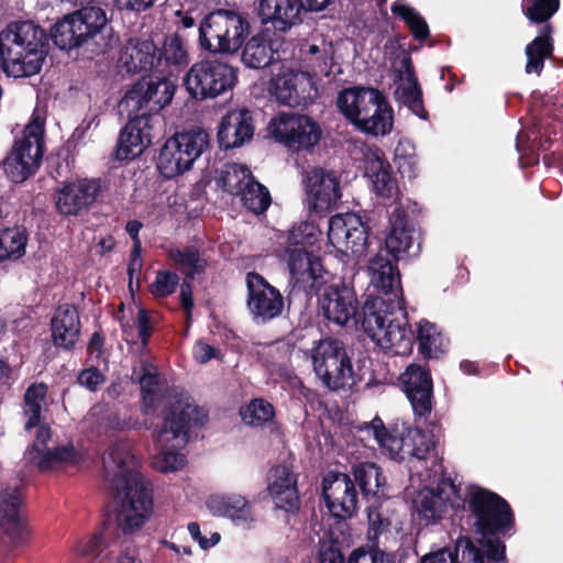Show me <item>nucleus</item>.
Instances as JSON below:
<instances>
[{
	"instance_id": "obj_1",
	"label": "nucleus",
	"mask_w": 563,
	"mask_h": 563,
	"mask_svg": "<svg viewBox=\"0 0 563 563\" xmlns=\"http://www.w3.org/2000/svg\"><path fill=\"white\" fill-rule=\"evenodd\" d=\"M49 37L62 51L85 48L93 55L104 54L120 42L108 25L106 11L97 5H82L65 15L49 35L32 20H15L0 31V68L14 78L38 74L48 54Z\"/></svg>"
},
{
	"instance_id": "obj_2",
	"label": "nucleus",
	"mask_w": 563,
	"mask_h": 563,
	"mask_svg": "<svg viewBox=\"0 0 563 563\" xmlns=\"http://www.w3.org/2000/svg\"><path fill=\"white\" fill-rule=\"evenodd\" d=\"M103 465L110 494L122 507L118 515L119 526L124 534L133 533L152 514L151 484L137 470V461L128 443H114Z\"/></svg>"
},
{
	"instance_id": "obj_3",
	"label": "nucleus",
	"mask_w": 563,
	"mask_h": 563,
	"mask_svg": "<svg viewBox=\"0 0 563 563\" xmlns=\"http://www.w3.org/2000/svg\"><path fill=\"white\" fill-rule=\"evenodd\" d=\"M465 509L472 520L479 543L486 549L489 563L506 560V544L501 540L515 530V514L509 503L497 493L481 486H471L465 497Z\"/></svg>"
},
{
	"instance_id": "obj_4",
	"label": "nucleus",
	"mask_w": 563,
	"mask_h": 563,
	"mask_svg": "<svg viewBox=\"0 0 563 563\" xmlns=\"http://www.w3.org/2000/svg\"><path fill=\"white\" fill-rule=\"evenodd\" d=\"M336 106L345 119L361 132L377 136L386 135L393 129V109L377 88H345L339 93Z\"/></svg>"
},
{
	"instance_id": "obj_5",
	"label": "nucleus",
	"mask_w": 563,
	"mask_h": 563,
	"mask_svg": "<svg viewBox=\"0 0 563 563\" xmlns=\"http://www.w3.org/2000/svg\"><path fill=\"white\" fill-rule=\"evenodd\" d=\"M311 360L317 378L331 391L350 388L358 382L347 347L339 339L325 338L314 342Z\"/></svg>"
},
{
	"instance_id": "obj_6",
	"label": "nucleus",
	"mask_w": 563,
	"mask_h": 563,
	"mask_svg": "<svg viewBox=\"0 0 563 563\" xmlns=\"http://www.w3.org/2000/svg\"><path fill=\"white\" fill-rule=\"evenodd\" d=\"M159 417L162 423L157 429L156 440L162 445L174 440L181 445L187 444L191 429L201 428L208 421V413L185 393L169 395Z\"/></svg>"
},
{
	"instance_id": "obj_7",
	"label": "nucleus",
	"mask_w": 563,
	"mask_h": 563,
	"mask_svg": "<svg viewBox=\"0 0 563 563\" xmlns=\"http://www.w3.org/2000/svg\"><path fill=\"white\" fill-rule=\"evenodd\" d=\"M45 151L44 120L33 117L25 125L20 139H15L10 153L3 161L8 178L22 184L38 170Z\"/></svg>"
},
{
	"instance_id": "obj_8",
	"label": "nucleus",
	"mask_w": 563,
	"mask_h": 563,
	"mask_svg": "<svg viewBox=\"0 0 563 563\" xmlns=\"http://www.w3.org/2000/svg\"><path fill=\"white\" fill-rule=\"evenodd\" d=\"M238 68L217 59L195 63L184 77L189 96L196 100L213 99L231 91L238 84Z\"/></svg>"
},
{
	"instance_id": "obj_9",
	"label": "nucleus",
	"mask_w": 563,
	"mask_h": 563,
	"mask_svg": "<svg viewBox=\"0 0 563 563\" xmlns=\"http://www.w3.org/2000/svg\"><path fill=\"white\" fill-rule=\"evenodd\" d=\"M209 146V135L202 129L177 133L159 150L157 168L165 178H173L190 169Z\"/></svg>"
},
{
	"instance_id": "obj_10",
	"label": "nucleus",
	"mask_w": 563,
	"mask_h": 563,
	"mask_svg": "<svg viewBox=\"0 0 563 563\" xmlns=\"http://www.w3.org/2000/svg\"><path fill=\"white\" fill-rule=\"evenodd\" d=\"M274 140L291 153L311 154L319 145L323 131L308 114L279 112L269 122Z\"/></svg>"
},
{
	"instance_id": "obj_11",
	"label": "nucleus",
	"mask_w": 563,
	"mask_h": 563,
	"mask_svg": "<svg viewBox=\"0 0 563 563\" xmlns=\"http://www.w3.org/2000/svg\"><path fill=\"white\" fill-rule=\"evenodd\" d=\"M334 0H254V12L262 24L286 33L302 22V12H321Z\"/></svg>"
},
{
	"instance_id": "obj_12",
	"label": "nucleus",
	"mask_w": 563,
	"mask_h": 563,
	"mask_svg": "<svg viewBox=\"0 0 563 563\" xmlns=\"http://www.w3.org/2000/svg\"><path fill=\"white\" fill-rule=\"evenodd\" d=\"M308 296H316L320 313L329 322L343 327L357 316L358 300L352 286L325 278Z\"/></svg>"
},
{
	"instance_id": "obj_13",
	"label": "nucleus",
	"mask_w": 563,
	"mask_h": 563,
	"mask_svg": "<svg viewBox=\"0 0 563 563\" xmlns=\"http://www.w3.org/2000/svg\"><path fill=\"white\" fill-rule=\"evenodd\" d=\"M163 77H143L125 92L123 102L130 112L147 113L150 119L168 106L176 91L175 82Z\"/></svg>"
},
{
	"instance_id": "obj_14",
	"label": "nucleus",
	"mask_w": 563,
	"mask_h": 563,
	"mask_svg": "<svg viewBox=\"0 0 563 563\" xmlns=\"http://www.w3.org/2000/svg\"><path fill=\"white\" fill-rule=\"evenodd\" d=\"M372 228L366 216L350 212L336 214L329 220L328 240L339 251H350L360 258L366 255Z\"/></svg>"
},
{
	"instance_id": "obj_15",
	"label": "nucleus",
	"mask_w": 563,
	"mask_h": 563,
	"mask_svg": "<svg viewBox=\"0 0 563 563\" xmlns=\"http://www.w3.org/2000/svg\"><path fill=\"white\" fill-rule=\"evenodd\" d=\"M102 191L100 178H80L64 181L54 192L55 208L65 218L87 212Z\"/></svg>"
},
{
	"instance_id": "obj_16",
	"label": "nucleus",
	"mask_w": 563,
	"mask_h": 563,
	"mask_svg": "<svg viewBox=\"0 0 563 563\" xmlns=\"http://www.w3.org/2000/svg\"><path fill=\"white\" fill-rule=\"evenodd\" d=\"M322 497L336 519L352 518L358 510V492L347 473L329 471L322 478Z\"/></svg>"
},
{
	"instance_id": "obj_17",
	"label": "nucleus",
	"mask_w": 563,
	"mask_h": 563,
	"mask_svg": "<svg viewBox=\"0 0 563 563\" xmlns=\"http://www.w3.org/2000/svg\"><path fill=\"white\" fill-rule=\"evenodd\" d=\"M288 255V268L292 289L287 296L288 305H291L296 289H302L306 295L330 276L322 265L321 257L313 250L285 249Z\"/></svg>"
},
{
	"instance_id": "obj_18",
	"label": "nucleus",
	"mask_w": 563,
	"mask_h": 563,
	"mask_svg": "<svg viewBox=\"0 0 563 563\" xmlns=\"http://www.w3.org/2000/svg\"><path fill=\"white\" fill-rule=\"evenodd\" d=\"M247 308L253 320L266 323L279 317L284 310L285 299L282 292L272 286L264 276L256 272L246 274Z\"/></svg>"
},
{
	"instance_id": "obj_19",
	"label": "nucleus",
	"mask_w": 563,
	"mask_h": 563,
	"mask_svg": "<svg viewBox=\"0 0 563 563\" xmlns=\"http://www.w3.org/2000/svg\"><path fill=\"white\" fill-rule=\"evenodd\" d=\"M23 507L22 487L8 486L0 493V527L12 550L25 547L30 538Z\"/></svg>"
},
{
	"instance_id": "obj_20",
	"label": "nucleus",
	"mask_w": 563,
	"mask_h": 563,
	"mask_svg": "<svg viewBox=\"0 0 563 563\" xmlns=\"http://www.w3.org/2000/svg\"><path fill=\"white\" fill-rule=\"evenodd\" d=\"M416 416L427 418L433 408V379L428 367L410 364L398 378Z\"/></svg>"
},
{
	"instance_id": "obj_21",
	"label": "nucleus",
	"mask_w": 563,
	"mask_h": 563,
	"mask_svg": "<svg viewBox=\"0 0 563 563\" xmlns=\"http://www.w3.org/2000/svg\"><path fill=\"white\" fill-rule=\"evenodd\" d=\"M396 314L385 324L380 334L374 342L387 354L408 355L412 352L416 342L405 305L395 310Z\"/></svg>"
},
{
	"instance_id": "obj_22",
	"label": "nucleus",
	"mask_w": 563,
	"mask_h": 563,
	"mask_svg": "<svg viewBox=\"0 0 563 563\" xmlns=\"http://www.w3.org/2000/svg\"><path fill=\"white\" fill-rule=\"evenodd\" d=\"M150 122L147 113L134 112L120 131L114 151L115 159L130 161L144 152L152 142Z\"/></svg>"
},
{
	"instance_id": "obj_23",
	"label": "nucleus",
	"mask_w": 563,
	"mask_h": 563,
	"mask_svg": "<svg viewBox=\"0 0 563 563\" xmlns=\"http://www.w3.org/2000/svg\"><path fill=\"white\" fill-rule=\"evenodd\" d=\"M254 132L252 111L246 108L228 111L218 125L219 146L225 151L241 147L253 139Z\"/></svg>"
},
{
	"instance_id": "obj_24",
	"label": "nucleus",
	"mask_w": 563,
	"mask_h": 563,
	"mask_svg": "<svg viewBox=\"0 0 563 563\" xmlns=\"http://www.w3.org/2000/svg\"><path fill=\"white\" fill-rule=\"evenodd\" d=\"M398 262L383 252H377L368 261V273L371 276V284L379 292L378 296L401 300L405 303L400 273L398 269Z\"/></svg>"
},
{
	"instance_id": "obj_25",
	"label": "nucleus",
	"mask_w": 563,
	"mask_h": 563,
	"mask_svg": "<svg viewBox=\"0 0 563 563\" xmlns=\"http://www.w3.org/2000/svg\"><path fill=\"white\" fill-rule=\"evenodd\" d=\"M401 300L389 299L382 296H368L362 305L357 307V316L353 318L355 324H360L363 331L373 340L380 334L385 324L393 318L395 310L401 306Z\"/></svg>"
},
{
	"instance_id": "obj_26",
	"label": "nucleus",
	"mask_w": 563,
	"mask_h": 563,
	"mask_svg": "<svg viewBox=\"0 0 563 563\" xmlns=\"http://www.w3.org/2000/svg\"><path fill=\"white\" fill-rule=\"evenodd\" d=\"M267 490L276 508L292 515L299 511L297 475L288 466L277 465L269 471Z\"/></svg>"
},
{
	"instance_id": "obj_27",
	"label": "nucleus",
	"mask_w": 563,
	"mask_h": 563,
	"mask_svg": "<svg viewBox=\"0 0 563 563\" xmlns=\"http://www.w3.org/2000/svg\"><path fill=\"white\" fill-rule=\"evenodd\" d=\"M306 187L314 211H327L341 199L340 178L335 172L313 168L307 174Z\"/></svg>"
},
{
	"instance_id": "obj_28",
	"label": "nucleus",
	"mask_w": 563,
	"mask_h": 563,
	"mask_svg": "<svg viewBox=\"0 0 563 563\" xmlns=\"http://www.w3.org/2000/svg\"><path fill=\"white\" fill-rule=\"evenodd\" d=\"M389 231L385 236L384 247L378 252L400 261L409 255L415 243V225L409 221L407 212L396 208L389 218Z\"/></svg>"
},
{
	"instance_id": "obj_29",
	"label": "nucleus",
	"mask_w": 563,
	"mask_h": 563,
	"mask_svg": "<svg viewBox=\"0 0 563 563\" xmlns=\"http://www.w3.org/2000/svg\"><path fill=\"white\" fill-rule=\"evenodd\" d=\"M157 46L152 38L130 37L118 58L120 70L134 75L156 68Z\"/></svg>"
},
{
	"instance_id": "obj_30",
	"label": "nucleus",
	"mask_w": 563,
	"mask_h": 563,
	"mask_svg": "<svg viewBox=\"0 0 563 563\" xmlns=\"http://www.w3.org/2000/svg\"><path fill=\"white\" fill-rule=\"evenodd\" d=\"M81 322L78 309L71 303H60L51 319V336L55 347L73 351L79 341Z\"/></svg>"
},
{
	"instance_id": "obj_31",
	"label": "nucleus",
	"mask_w": 563,
	"mask_h": 563,
	"mask_svg": "<svg viewBox=\"0 0 563 563\" xmlns=\"http://www.w3.org/2000/svg\"><path fill=\"white\" fill-rule=\"evenodd\" d=\"M280 44L282 38L275 32L263 30L244 43L242 62L249 68H265L282 59L278 49Z\"/></svg>"
},
{
	"instance_id": "obj_32",
	"label": "nucleus",
	"mask_w": 563,
	"mask_h": 563,
	"mask_svg": "<svg viewBox=\"0 0 563 563\" xmlns=\"http://www.w3.org/2000/svg\"><path fill=\"white\" fill-rule=\"evenodd\" d=\"M189 63V45L185 36L179 31L166 34L162 46L157 47L156 69L174 76L185 70Z\"/></svg>"
},
{
	"instance_id": "obj_33",
	"label": "nucleus",
	"mask_w": 563,
	"mask_h": 563,
	"mask_svg": "<svg viewBox=\"0 0 563 563\" xmlns=\"http://www.w3.org/2000/svg\"><path fill=\"white\" fill-rule=\"evenodd\" d=\"M355 487L360 489L363 499H380L385 496L387 485L383 468L374 462H358L351 466L349 473Z\"/></svg>"
},
{
	"instance_id": "obj_34",
	"label": "nucleus",
	"mask_w": 563,
	"mask_h": 563,
	"mask_svg": "<svg viewBox=\"0 0 563 563\" xmlns=\"http://www.w3.org/2000/svg\"><path fill=\"white\" fill-rule=\"evenodd\" d=\"M242 421L252 428H267L269 434L282 438L283 424L276 420V409L268 400L262 397L253 398L239 410Z\"/></svg>"
},
{
	"instance_id": "obj_35",
	"label": "nucleus",
	"mask_w": 563,
	"mask_h": 563,
	"mask_svg": "<svg viewBox=\"0 0 563 563\" xmlns=\"http://www.w3.org/2000/svg\"><path fill=\"white\" fill-rule=\"evenodd\" d=\"M416 520L420 526H431L440 522L448 509V499L443 490L424 487L413 499Z\"/></svg>"
},
{
	"instance_id": "obj_36",
	"label": "nucleus",
	"mask_w": 563,
	"mask_h": 563,
	"mask_svg": "<svg viewBox=\"0 0 563 563\" xmlns=\"http://www.w3.org/2000/svg\"><path fill=\"white\" fill-rule=\"evenodd\" d=\"M310 82L298 74H285L277 76L272 82V93L276 100L285 106L297 108L308 104L309 92L306 93L303 86Z\"/></svg>"
},
{
	"instance_id": "obj_37",
	"label": "nucleus",
	"mask_w": 563,
	"mask_h": 563,
	"mask_svg": "<svg viewBox=\"0 0 563 563\" xmlns=\"http://www.w3.org/2000/svg\"><path fill=\"white\" fill-rule=\"evenodd\" d=\"M554 26L545 25L539 29L538 35L527 44L525 54L527 56L526 73L540 75L544 63L552 57L554 52L553 40Z\"/></svg>"
},
{
	"instance_id": "obj_38",
	"label": "nucleus",
	"mask_w": 563,
	"mask_h": 563,
	"mask_svg": "<svg viewBox=\"0 0 563 563\" xmlns=\"http://www.w3.org/2000/svg\"><path fill=\"white\" fill-rule=\"evenodd\" d=\"M300 58L313 76L330 77L334 66V48L331 42L305 43L300 46Z\"/></svg>"
},
{
	"instance_id": "obj_39",
	"label": "nucleus",
	"mask_w": 563,
	"mask_h": 563,
	"mask_svg": "<svg viewBox=\"0 0 563 563\" xmlns=\"http://www.w3.org/2000/svg\"><path fill=\"white\" fill-rule=\"evenodd\" d=\"M232 10L218 9L208 13L199 23L198 42L200 49L213 54L214 44L224 35V32L232 27L233 22L229 21Z\"/></svg>"
},
{
	"instance_id": "obj_40",
	"label": "nucleus",
	"mask_w": 563,
	"mask_h": 563,
	"mask_svg": "<svg viewBox=\"0 0 563 563\" xmlns=\"http://www.w3.org/2000/svg\"><path fill=\"white\" fill-rule=\"evenodd\" d=\"M229 21L233 22V26L224 32L219 42H216L217 45L214 44L213 54L234 55L243 46L251 33V24L247 16L232 10L231 14H229Z\"/></svg>"
},
{
	"instance_id": "obj_41",
	"label": "nucleus",
	"mask_w": 563,
	"mask_h": 563,
	"mask_svg": "<svg viewBox=\"0 0 563 563\" xmlns=\"http://www.w3.org/2000/svg\"><path fill=\"white\" fill-rule=\"evenodd\" d=\"M365 174L372 179L375 194L386 199H397L399 189L390 164L379 157L367 163Z\"/></svg>"
},
{
	"instance_id": "obj_42",
	"label": "nucleus",
	"mask_w": 563,
	"mask_h": 563,
	"mask_svg": "<svg viewBox=\"0 0 563 563\" xmlns=\"http://www.w3.org/2000/svg\"><path fill=\"white\" fill-rule=\"evenodd\" d=\"M418 352L426 360H439L445 353V339L435 323L420 320L415 332Z\"/></svg>"
},
{
	"instance_id": "obj_43",
	"label": "nucleus",
	"mask_w": 563,
	"mask_h": 563,
	"mask_svg": "<svg viewBox=\"0 0 563 563\" xmlns=\"http://www.w3.org/2000/svg\"><path fill=\"white\" fill-rule=\"evenodd\" d=\"M141 389V401L144 415H153L159 405L162 377L157 368L150 363H143L137 378Z\"/></svg>"
},
{
	"instance_id": "obj_44",
	"label": "nucleus",
	"mask_w": 563,
	"mask_h": 563,
	"mask_svg": "<svg viewBox=\"0 0 563 563\" xmlns=\"http://www.w3.org/2000/svg\"><path fill=\"white\" fill-rule=\"evenodd\" d=\"M166 256L184 274V278L195 279L196 275L203 274L207 268L206 260L194 245L183 249L170 247L167 250Z\"/></svg>"
},
{
	"instance_id": "obj_45",
	"label": "nucleus",
	"mask_w": 563,
	"mask_h": 563,
	"mask_svg": "<svg viewBox=\"0 0 563 563\" xmlns=\"http://www.w3.org/2000/svg\"><path fill=\"white\" fill-rule=\"evenodd\" d=\"M29 460L41 472H46L57 465L74 462L77 452L73 444L56 446L53 450L43 451L37 443H33L27 450Z\"/></svg>"
},
{
	"instance_id": "obj_46",
	"label": "nucleus",
	"mask_w": 563,
	"mask_h": 563,
	"mask_svg": "<svg viewBox=\"0 0 563 563\" xmlns=\"http://www.w3.org/2000/svg\"><path fill=\"white\" fill-rule=\"evenodd\" d=\"M207 505L214 515L228 517L235 522L244 523L252 519L251 506L242 496L212 497Z\"/></svg>"
},
{
	"instance_id": "obj_47",
	"label": "nucleus",
	"mask_w": 563,
	"mask_h": 563,
	"mask_svg": "<svg viewBox=\"0 0 563 563\" xmlns=\"http://www.w3.org/2000/svg\"><path fill=\"white\" fill-rule=\"evenodd\" d=\"M27 241L29 232L24 225L0 230V263L24 256Z\"/></svg>"
},
{
	"instance_id": "obj_48",
	"label": "nucleus",
	"mask_w": 563,
	"mask_h": 563,
	"mask_svg": "<svg viewBox=\"0 0 563 563\" xmlns=\"http://www.w3.org/2000/svg\"><path fill=\"white\" fill-rule=\"evenodd\" d=\"M251 177H253V174L247 166L238 163H228L221 169L217 183L223 191L239 196L244 189V186L249 184V178Z\"/></svg>"
},
{
	"instance_id": "obj_49",
	"label": "nucleus",
	"mask_w": 563,
	"mask_h": 563,
	"mask_svg": "<svg viewBox=\"0 0 563 563\" xmlns=\"http://www.w3.org/2000/svg\"><path fill=\"white\" fill-rule=\"evenodd\" d=\"M239 196L242 205L254 214L264 213L272 203L267 187L257 181L254 176L249 178V184L244 186Z\"/></svg>"
},
{
	"instance_id": "obj_50",
	"label": "nucleus",
	"mask_w": 563,
	"mask_h": 563,
	"mask_svg": "<svg viewBox=\"0 0 563 563\" xmlns=\"http://www.w3.org/2000/svg\"><path fill=\"white\" fill-rule=\"evenodd\" d=\"M560 0H521V12L533 25H552L550 20L559 11Z\"/></svg>"
},
{
	"instance_id": "obj_51",
	"label": "nucleus",
	"mask_w": 563,
	"mask_h": 563,
	"mask_svg": "<svg viewBox=\"0 0 563 563\" xmlns=\"http://www.w3.org/2000/svg\"><path fill=\"white\" fill-rule=\"evenodd\" d=\"M390 9L393 14L399 16L407 24L415 40L423 42L429 37L428 23L415 8L398 0L391 4Z\"/></svg>"
},
{
	"instance_id": "obj_52",
	"label": "nucleus",
	"mask_w": 563,
	"mask_h": 563,
	"mask_svg": "<svg viewBox=\"0 0 563 563\" xmlns=\"http://www.w3.org/2000/svg\"><path fill=\"white\" fill-rule=\"evenodd\" d=\"M321 230L314 222L300 221L292 225L288 231L287 244L285 249H305L312 250L316 243L319 241Z\"/></svg>"
},
{
	"instance_id": "obj_53",
	"label": "nucleus",
	"mask_w": 563,
	"mask_h": 563,
	"mask_svg": "<svg viewBox=\"0 0 563 563\" xmlns=\"http://www.w3.org/2000/svg\"><path fill=\"white\" fill-rule=\"evenodd\" d=\"M395 552L382 549L379 544H363L352 550L349 563H396Z\"/></svg>"
},
{
	"instance_id": "obj_54",
	"label": "nucleus",
	"mask_w": 563,
	"mask_h": 563,
	"mask_svg": "<svg viewBox=\"0 0 563 563\" xmlns=\"http://www.w3.org/2000/svg\"><path fill=\"white\" fill-rule=\"evenodd\" d=\"M399 100L417 117L428 120L429 112L423 104V92L419 81L409 82L407 87H399L396 91Z\"/></svg>"
},
{
	"instance_id": "obj_55",
	"label": "nucleus",
	"mask_w": 563,
	"mask_h": 563,
	"mask_svg": "<svg viewBox=\"0 0 563 563\" xmlns=\"http://www.w3.org/2000/svg\"><path fill=\"white\" fill-rule=\"evenodd\" d=\"M366 511L368 521L366 544H379V536L389 530L391 522L382 514L379 506L371 505Z\"/></svg>"
},
{
	"instance_id": "obj_56",
	"label": "nucleus",
	"mask_w": 563,
	"mask_h": 563,
	"mask_svg": "<svg viewBox=\"0 0 563 563\" xmlns=\"http://www.w3.org/2000/svg\"><path fill=\"white\" fill-rule=\"evenodd\" d=\"M406 441H409V444L406 445L405 453L417 460H427L430 452L435 449L432 437L420 430L409 433V435L406 437Z\"/></svg>"
},
{
	"instance_id": "obj_57",
	"label": "nucleus",
	"mask_w": 563,
	"mask_h": 563,
	"mask_svg": "<svg viewBox=\"0 0 563 563\" xmlns=\"http://www.w3.org/2000/svg\"><path fill=\"white\" fill-rule=\"evenodd\" d=\"M179 285V276L168 269L156 272L155 280L150 285V292L155 298H167L173 295Z\"/></svg>"
},
{
	"instance_id": "obj_58",
	"label": "nucleus",
	"mask_w": 563,
	"mask_h": 563,
	"mask_svg": "<svg viewBox=\"0 0 563 563\" xmlns=\"http://www.w3.org/2000/svg\"><path fill=\"white\" fill-rule=\"evenodd\" d=\"M107 528L106 526L90 538L80 540L76 545L75 551L81 556H100L111 544L107 542Z\"/></svg>"
},
{
	"instance_id": "obj_59",
	"label": "nucleus",
	"mask_w": 563,
	"mask_h": 563,
	"mask_svg": "<svg viewBox=\"0 0 563 563\" xmlns=\"http://www.w3.org/2000/svg\"><path fill=\"white\" fill-rule=\"evenodd\" d=\"M320 563H349L342 553V543L339 539L322 541L319 550Z\"/></svg>"
},
{
	"instance_id": "obj_60",
	"label": "nucleus",
	"mask_w": 563,
	"mask_h": 563,
	"mask_svg": "<svg viewBox=\"0 0 563 563\" xmlns=\"http://www.w3.org/2000/svg\"><path fill=\"white\" fill-rule=\"evenodd\" d=\"M376 441L378 442L379 446L383 450H386L393 459H404L400 453H405L406 445L409 444V441H406V438L394 435L388 430H386V435L377 438Z\"/></svg>"
},
{
	"instance_id": "obj_61",
	"label": "nucleus",
	"mask_w": 563,
	"mask_h": 563,
	"mask_svg": "<svg viewBox=\"0 0 563 563\" xmlns=\"http://www.w3.org/2000/svg\"><path fill=\"white\" fill-rule=\"evenodd\" d=\"M77 382L90 391H97L106 382V376L96 366L84 368L78 373Z\"/></svg>"
},
{
	"instance_id": "obj_62",
	"label": "nucleus",
	"mask_w": 563,
	"mask_h": 563,
	"mask_svg": "<svg viewBox=\"0 0 563 563\" xmlns=\"http://www.w3.org/2000/svg\"><path fill=\"white\" fill-rule=\"evenodd\" d=\"M192 280L194 279L184 278L180 284L179 292L180 306L184 310L188 324L191 322L192 311L195 308Z\"/></svg>"
},
{
	"instance_id": "obj_63",
	"label": "nucleus",
	"mask_w": 563,
	"mask_h": 563,
	"mask_svg": "<svg viewBox=\"0 0 563 563\" xmlns=\"http://www.w3.org/2000/svg\"><path fill=\"white\" fill-rule=\"evenodd\" d=\"M192 356L198 364H206L212 358H220L221 351L200 339L194 345Z\"/></svg>"
},
{
	"instance_id": "obj_64",
	"label": "nucleus",
	"mask_w": 563,
	"mask_h": 563,
	"mask_svg": "<svg viewBox=\"0 0 563 563\" xmlns=\"http://www.w3.org/2000/svg\"><path fill=\"white\" fill-rule=\"evenodd\" d=\"M136 328L142 345L147 346L151 335L153 333V327L148 312L144 308L139 309L136 318Z\"/></svg>"
}]
</instances>
